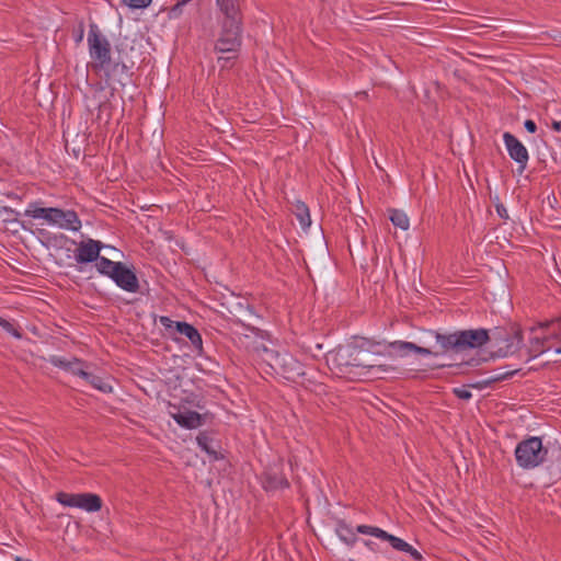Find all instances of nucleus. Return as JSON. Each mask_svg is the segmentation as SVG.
<instances>
[{"label":"nucleus","instance_id":"nucleus-1","mask_svg":"<svg viewBox=\"0 0 561 561\" xmlns=\"http://www.w3.org/2000/svg\"><path fill=\"white\" fill-rule=\"evenodd\" d=\"M363 344L340 345L330 353L329 360L339 370L340 374H351L355 368H362L369 371L387 373L389 366L377 364L371 357V353Z\"/></svg>","mask_w":561,"mask_h":561},{"label":"nucleus","instance_id":"nucleus-2","mask_svg":"<svg viewBox=\"0 0 561 561\" xmlns=\"http://www.w3.org/2000/svg\"><path fill=\"white\" fill-rule=\"evenodd\" d=\"M491 330L483 328L459 330L453 333L432 332L439 346V355L454 353L459 354L469 350L480 348L490 340Z\"/></svg>","mask_w":561,"mask_h":561},{"label":"nucleus","instance_id":"nucleus-3","mask_svg":"<svg viewBox=\"0 0 561 561\" xmlns=\"http://www.w3.org/2000/svg\"><path fill=\"white\" fill-rule=\"evenodd\" d=\"M218 25L219 32L214 50L218 54L229 55L219 56L217 62L221 68H230L242 47L243 22H218Z\"/></svg>","mask_w":561,"mask_h":561},{"label":"nucleus","instance_id":"nucleus-4","mask_svg":"<svg viewBox=\"0 0 561 561\" xmlns=\"http://www.w3.org/2000/svg\"><path fill=\"white\" fill-rule=\"evenodd\" d=\"M523 341V331L518 325L496 327L490 332V357L512 356L520 350Z\"/></svg>","mask_w":561,"mask_h":561},{"label":"nucleus","instance_id":"nucleus-5","mask_svg":"<svg viewBox=\"0 0 561 561\" xmlns=\"http://www.w3.org/2000/svg\"><path fill=\"white\" fill-rule=\"evenodd\" d=\"M548 450L542 446L541 438L529 437L517 444L515 448L516 462L523 469H534L541 465Z\"/></svg>","mask_w":561,"mask_h":561},{"label":"nucleus","instance_id":"nucleus-6","mask_svg":"<svg viewBox=\"0 0 561 561\" xmlns=\"http://www.w3.org/2000/svg\"><path fill=\"white\" fill-rule=\"evenodd\" d=\"M88 45L90 57L93 60L92 68L95 71L106 68L112 60L111 44L95 23L89 25Z\"/></svg>","mask_w":561,"mask_h":561},{"label":"nucleus","instance_id":"nucleus-7","mask_svg":"<svg viewBox=\"0 0 561 561\" xmlns=\"http://www.w3.org/2000/svg\"><path fill=\"white\" fill-rule=\"evenodd\" d=\"M56 499L64 506L81 508L89 513L99 512L103 505L102 499L94 493L59 492Z\"/></svg>","mask_w":561,"mask_h":561},{"label":"nucleus","instance_id":"nucleus-8","mask_svg":"<svg viewBox=\"0 0 561 561\" xmlns=\"http://www.w3.org/2000/svg\"><path fill=\"white\" fill-rule=\"evenodd\" d=\"M61 229L78 231L81 228V220L75 210H64L56 207H49L47 220Z\"/></svg>","mask_w":561,"mask_h":561},{"label":"nucleus","instance_id":"nucleus-9","mask_svg":"<svg viewBox=\"0 0 561 561\" xmlns=\"http://www.w3.org/2000/svg\"><path fill=\"white\" fill-rule=\"evenodd\" d=\"M503 140L511 159L518 164V173L522 174L529 160V154L526 147L511 133L503 134Z\"/></svg>","mask_w":561,"mask_h":561},{"label":"nucleus","instance_id":"nucleus-10","mask_svg":"<svg viewBox=\"0 0 561 561\" xmlns=\"http://www.w3.org/2000/svg\"><path fill=\"white\" fill-rule=\"evenodd\" d=\"M111 279L123 290L128 293H138L140 289L139 279L134 268L128 267L125 263H121L117 270L112 273Z\"/></svg>","mask_w":561,"mask_h":561},{"label":"nucleus","instance_id":"nucleus-11","mask_svg":"<svg viewBox=\"0 0 561 561\" xmlns=\"http://www.w3.org/2000/svg\"><path fill=\"white\" fill-rule=\"evenodd\" d=\"M272 366L279 368L283 376L288 380H296L305 375L302 364L288 353H277L275 355V363Z\"/></svg>","mask_w":561,"mask_h":561},{"label":"nucleus","instance_id":"nucleus-12","mask_svg":"<svg viewBox=\"0 0 561 561\" xmlns=\"http://www.w3.org/2000/svg\"><path fill=\"white\" fill-rule=\"evenodd\" d=\"M356 531L363 535H370L378 539L388 541L390 546L398 551L404 552L411 549V545L404 541L403 539L396 537L391 534H388L383 529L376 526L368 525H358L356 527Z\"/></svg>","mask_w":561,"mask_h":561},{"label":"nucleus","instance_id":"nucleus-13","mask_svg":"<svg viewBox=\"0 0 561 561\" xmlns=\"http://www.w3.org/2000/svg\"><path fill=\"white\" fill-rule=\"evenodd\" d=\"M104 244L101 241L88 239L81 241L76 251L75 259L79 264L92 263L98 260Z\"/></svg>","mask_w":561,"mask_h":561},{"label":"nucleus","instance_id":"nucleus-14","mask_svg":"<svg viewBox=\"0 0 561 561\" xmlns=\"http://www.w3.org/2000/svg\"><path fill=\"white\" fill-rule=\"evenodd\" d=\"M219 12L218 22H243L239 0H216Z\"/></svg>","mask_w":561,"mask_h":561},{"label":"nucleus","instance_id":"nucleus-15","mask_svg":"<svg viewBox=\"0 0 561 561\" xmlns=\"http://www.w3.org/2000/svg\"><path fill=\"white\" fill-rule=\"evenodd\" d=\"M100 71L105 73L108 82L121 85H125L130 78L129 68L119 60H111L106 68H101Z\"/></svg>","mask_w":561,"mask_h":561},{"label":"nucleus","instance_id":"nucleus-16","mask_svg":"<svg viewBox=\"0 0 561 561\" xmlns=\"http://www.w3.org/2000/svg\"><path fill=\"white\" fill-rule=\"evenodd\" d=\"M289 482L279 466L268 467L264 472L263 488L266 491L286 489Z\"/></svg>","mask_w":561,"mask_h":561},{"label":"nucleus","instance_id":"nucleus-17","mask_svg":"<svg viewBox=\"0 0 561 561\" xmlns=\"http://www.w3.org/2000/svg\"><path fill=\"white\" fill-rule=\"evenodd\" d=\"M388 348L396 354H399L401 356L407 355L409 352H414L420 355H433L438 356V351H432L428 347L419 346L412 342H404V341H393L388 344Z\"/></svg>","mask_w":561,"mask_h":561},{"label":"nucleus","instance_id":"nucleus-18","mask_svg":"<svg viewBox=\"0 0 561 561\" xmlns=\"http://www.w3.org/2000/svg\"><path fill=\"white\" fill-rule=\"evenodd\" d=\"M175 422L185 428H197L203 424V417L195 411L179 412L173 415Z\"/></svg>","mask_w":561,"mask_h":561},{"label":"nucleus","instance_id":"nucleus-19","mask_svg":"<svg viewBox=\"0 0 561 561\" xmlns=\"http://www.w3.org/2000/svg\"><path fill=\"white\" fill-rule=\"evenodd\" d=\"M335 533L340 540H342L348 547H353L357 542L355 531L344 519H337Z\"/></svg>","mask_w":561,"mask_h":561},{"label":"nucleus","instance_id":"nucleus-20","mask_svg":"<svg viewBox=\"0 0 561 561\" xmlns=\"http://www.w3.org/2000/svg\"><path fill=\"white\" fill-rule=\"evenodd\" d=\"M159 322L165 330L173 334V332L184 335L190 328V323L184 321H173L169 317L161 316Z\"/></svg>","mask_w":561,"mask_h":561},{"label":"nucleus","instance_id":"nucleus-21","mask_svg":"<svg viewBox=\"0 0 561 561\" xmlns=\"http://www.w3.org/2000/svg\"><path fill=\"white\" fill-rule=\"evenodd\" d=\"M551 339L550 334L547 333L542 337H534L530 340V346L528 348L529 357L527 360L537 357L539 354L543 353L549 346H546V343Z\"/></svg>","mask_w":561,"mask_h":561},{"label":"nucleus","instance_id":"nucleus-22","mask_svg":"<svg viewBox=\"0 0 561 561\" xmlns=\"http://www.w3.org/2000/svg\"><path fill=\"white\" fill-rule=\"evenodd\" d=\"M518 371H519V369L508 370V371H504V373H497V374L490 376L489 378H486L484 380H481V381L472 385L471 387L477 388V389H483V388H486L495 382L506 380V379L513 377Z\"/></svg>","mask_w":561,"mask_h":561},{"label":"nucleus","instance_id":"nucleus-23","mask_svg":"<svg viewBox=\"0 0 561 561\" xmlns=\"http://www.w3.org/2000/svg\"><path fill=\"white\" fill-rule=\"evenodd\" d=\"M121 263L122 262H114L105 256L99 255L98 260H95V267L100 274L111 278L113 271L117 270Z\"/></svg>","mask_w":561,"mask_h":561},{"label":"nucleus","instance_id":"nucleus-24","mask_svg":"<svg viewBox=\"0 0 561 561\" xmlns=\"http://www.w3.org/2000/svg\"><path fill=\"white\" fill-rule=\"evenodd\" d=\"M539 328L549 331L551 339L561 342V317L550 321L539 323Z\"/></svg>","mask_w":561,"mask_h":561},{"label":"nucleus","instance_id":"nucleus-25","mask_svg":"<svg viewBox=\"0 0 561 561\" xmlns=\"http://www.w3.org/2000/svg\"><path fill=\"white\" fill-rule=\"evenodd\" d=\"M295 215L302 228H307L311 225L309 208L304 202L296 203Z\"/></svg>","mask_w":561,"mask_h":561},{"label":"nucleus","instance_id":"nucleus-26","mask_svg":"<svg viewBox=\"0 0 561 561\" xmlns=\"http://www.w3.org/2000/svg\"><path fill=\"white\" fill-rule=\"evenodd\" d=\"M87 382H89L93 388L107 393L112 391V387L100 376L93 375L87 371V376L83 378Z\"/></svg>","mask_w":561,"mask_h":561},{"label":"nucleus","instance_id":"nucleus-27","mask_svg":"<svg viewBox=\"0 0 561 561\" xmlns=\"http://www.w3.org/2000/svg\"><path fill=\"white\" fill-rule=\"evenodd\" d=\"M389 219L391 220V222L394 227H398L402 230L409 229V226H410L409 218H408L407 214L403 213L402 210H398V209L390 210Z\"/></svg>","mask_w":561,"mask_h":561},{"label":"nucleus","instance_id":"nucleus-28","mask_svg":"<svg viewBox=\"0 0 561 561\" xmlns=\"http://www.w3.org/2000/svg\"><path fill=\"white\" fill-rule=\"evenodd\" d=\"M184 336L190 340L194 350L201 355L203 353V340L197 329L191 324Z\"/></svg>","mask_w":561,"mask_h":561},{"label":"nucleus","instance_id":"nucleus-29","mask_svg":"<svg viewBox=\"0 0 561 561\" xmlns=\"http://www.w3.org/2000/svg\"><path fill=\"white\" fill-rule=\"evenodd\" d=\"M49 207H41L38 203L30 204L24 215L32 218H43L47 220Z\"/></svg>","mask_w":561,"mask_h":561},{"label":"nucleus","instance_id":"nucleus-30","mask_svg":"<svg viewBox=\"0 0 561 561\" xmlns=\"http://www.w3.org/2000/svg\"><path fill=\"white\" fill-rule=\"evenodd\" d=\"M67 371L79 376L82 379L87 376V371L83 369V362L76 357L71 358V368H68Z\"/></svg>","mask_w":561,"mask_h":561},{"label":"nucleus","instance_id":"nucleus-31","mask_svg":"<svg viewBox=\"0 0 561 561\" xmlns=\"http://www.w3.org/2000/svg\"><path fill=\"white\" fill-rule=\"evenodd\" d=\"M191 0H178L174 5H172L169 10V16L171 19H178L183 13V8Z\"/></svg>","mask_w":561,"mask_h":561},{"label":"nucleus","instance_id":"nucleus-32","mask_svg":"<svg viewBox=\"0 0 561 561\" xmlns=\"http://www.w3.org/2000/svg\"><path fill=\"white\" fill-rule=\"evenodd\" d=\"M0 327L16 339H22V333L11 322L0 317Z\"/></svg>","mask_w":561,"mask_h":561},{"label":"nucleus","instance_id":"nucleus-33","mask_svg":"<svg viewBox=\"0 0 561 561\" xmlns=\"http://www.w3.org/2000/svg\"><path fill=\"white\" fill-rule=\"evenodd\" d=\"M48 360L53 366L61 368L66 371L68 370V368H71V359H66L64 357L53 355L49 357Z\"/></svg>","mask_w":561,"mask_h":561},{"label":"nucleus","instance_id":"nucleus-34","mask_svg":"<svg viewBox=\"0 0 561 561\" xmlns=\"http://www.w3.org/2000/svg\"><path fill=\"white\" fill-rule=\"evenodd\" d=\"M122 3L130 9H146L152 0H122Z\"/></svg>","mask_w":561,"mask_h":561},{"label":"nucleus","instance_id":"nucleus-35","mask_svg":"<svg viewBox=\"0 0 561 561\" xmlns=\"http://www.w3.org/2000/svg\"><path fill=\"white\" fill-rule=\"evenodd\" d=\"M453 393L461 400H470L472 398V393L465 387H458L453 389Z\"/></svg>","mask_w":561,"mask_h":561},{"label":"nucleus","instance_id":"nucleus-36","mask_svg":"<svg viewBox=\"0 0 561 561\" xmlns=\"http://www.w3.org/2000/svg\"><path fill=\"white\" fill-rule=\"evenodd\" d=\"M495 209H496L497 215H499L502 219H504V220L508 219V213H507V209H506V207H505L503 204L497 203V204L495 205Z\"/></svg>","mask_w":561,"mask_h":561},{"label":"nucleus","instance_id":"nucleus-37","mask_svg":"<svg viewBox=\"0 0 561 561\" xmlns=\"http://www.w3.org/2000/svg\"><path fill=\"white\" fill-rule=\"evenodd\" d=\"M524 127L530 134H534L537 131V125L533 119H526L524 123Z\"/></svg>","mask_w":561,"mask_h":561},{"label":"nucleus","instance_id":"nucleus-38","mask_svg":"<svg viewBox=\"0 0 561 561\" xmlns=\"http://www.w3.org/2000/svg\"><path fill=\"white\" fill-rule=\"evenodd\" d=\"M404 552L409 553L413 558V560H415V561H422L423 560L422 554L416 549H414L412 546H411V549H409L408 551H404Z\"/></svg>","mask_w":561,"mask_h":561},{"label":"nucleus","instance_id":"nucleus-39","mask_svg":"<svg viewBox=\"0 0 561 561\" xmlns=\"http://www.w3.org/2000/svg\"><path fill=\"white\" fill-rule=\"evenodd\" d=\"M404 552L409 553L413 558V560H415V561H422L423 560L422 554L416 549H414L412 546H411V549H409L408 551H404Z\"/></svg>","mask_w":561,"mask_h":561},{"label":"nucleus","instance_id":"nucleus-40","mask_svg":"<svg viewBox=\"0 0 561 561\" xmlns=\"http://www.w3.org/2000/svg\"><path fill=\"white\" fill-rule=\"evenodd\" d=\"M83 32H84V30H83V24H80L79 34H78V36L76 37V42H77V43H80V42L82 41V38H83Z\"/></svg>","mask_w":561,"mask_h":561},{"label":"nucleus","instance_id":"nucleus-41","mask_svg":"<svg viewBox=\"0 0 561 561\" xmlns=\"http://www.w3.org/2000/svg\"><path fill=\"white\" fill-rule=\"evenodd\" d=\"M364 545H365L369 550H375V548H374L375 542H373L371 540H364Z\"/></svg>","mask_w":561,"mask_h":561},{"label":"nucleus","instance_id":"nucleus-42","mask_svg":"<svg viewBox=\"0 0 561 561\" xmlns=\"http://www.w3.org/2000/svg\"><path fill=\"white\" fill-rule=\"evenodd\" d=\"M552 128H553L556 131H560V130H561V122H553V123H552Z\"/></svg>","mask_w":561,"mask_h":561},{"label":"nucleus","instance_id":"nucleus-43","mask_svg":"<svg viewBox=\"0 0 561 561\" xmlns=\"http://www.w3.org/2000/svg\"><path fill=\"white\" fill-rule=\"evenodd\" d=\"M4 211H5V213H11V214H13V213H14V210H13L12 208H9V207H4Z\"/></svg>","mask_w":561,"mask_h":561},{"label":"nucleus","instance_id":"nucleus-44","mask_svg":"<svg viewBox=\"0 0 561 561\" xmlns=\"http://www.w3.org/2000/svg\"><path fill=\"white\" fill-rule=\"evenodd\" d=\"M15 561H32V560L23 559V558H21V557H16V558H15Z\"/></svg>","mask_w":561,"mask_h":561},{"label":"nucleus","instance_id":"nucleus-45","mask_svg":"<svg viewBox=\"0 0 561 561\" xmlns=\"http://www.w3.org/2000/svg\"><path fill=\"white\" fill-rule=\"evenodd\" d=\"M197 440H198V444L202 446L203 445L202 438L198 437Z\"/></svg>","mask_w":561,"mask_h":561},{"label":"nucleus","instance_id":"nucleus-46","mask_svg":"<svg viewBox=\"0 0 561 561\" xmlns=\"http://www.w3.org/2000/svg\"><path fill=\"white\" fill-rule=\"evenodd\" d=\"M557 353L561 354V348H558V350H557Z\"/></svg>","mask_w":561,"mask_h":561}]
</instances>
